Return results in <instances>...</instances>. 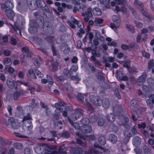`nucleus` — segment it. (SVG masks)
I'll use <instances>...</instances> for the list:
<instances>
[{
	"instance_id": "3c124183",
	"label": "nucleus",
	"mask_w": 154,
	"mask_h": 154,
	"mask_svg": "<svg viewBox=\"0 0 154 154\" xmlns=\"http://www.w3.org/2000/svg\"><path fill=\"white\" fill-rule=\"evenodd\" d=\"M81 122L82 124L85 125H87L90 122V120L87 118H84L81 120Z\"/></svg>"
},
{
	"instance_id": "864d4df0",
	"label": "nucleus",
	"mask_w": 154,
	"mask_h": 154,
	"mask_svg": "<svg viewBox=\"0 0 154 154\" xmlns=\"http://www.w3.org/2000/svg\"><path fill=\"white\" fill-rule=\"evenodd\" d=\"M114 94L117 98L120 99H121V97L118 90L116 88H115L113 90Z\"/></svg>"
},
{
	"instance_id": "f8f14e48",
	"label": "nucleus",
	"mask_w": 154,
	"mask_h": 154,
	"mask_svg": "<svg viewBox=\"0 0 154 154\" xmlns=\"http://www.w3.org/2000/svg\"><path fill=\"white\" fill-rule=\"evenodd\" d=\"M141 139L137 136L134 137L133 139V144L135 146L138 147L141 144Z\"/></svg>"
},
{
	"instance_id": "58836bf2",
	"label": "nucleus",
	"mask_w": 154,
	"mask_h": 154,
	"mask_svg": "<svg viewBox=\"0 0 154 154\" xmlns=\"http://www.w3.org/2000/svg\"><path fill=\"white\" fill-rule=\"evenodd\" d=\"M45 40L48 43L50 44L51 43L52 44L54 43L55 41V38L52 36H47Z\"/></svg>"
},
{
	"instance_id": "f03ea898",
	"label": "nucleus",
	"mask_w": 154,
	"mask_h": 154,
	"mask_svg": "<svg viewBox=\"0 0 154 154\" xmlns=\"http://www.w3.org/2000/svg\"><path fill=\"white\" fill-rule=\"evenodd\" d=\"M75 112L71 116L72 119L76 120L82 115L84 113V110L81 109L77 108L74 109Z\"/></svg>"
},
{
	"instance_id": "7ed1b4c3",
	"label": "nucleus",
	"mask_w": 154,
	"mask_h": 154,
	"mask_svg": "<svg viewBox=\"0 0 154 154\" xmlns=\"http://www.w3.org/2000/svg\"><path fill=\"white\" fill-rule=\"evenodd\" d=\"M10 1H6L5 3L1 4V8L2 11H4V9H5V10H11L13 8L14 5Z\"/></svg>"
},
{
	"instance_id": "bb28decb",
	"label": "nucleus",
	"mask_w": 154,
	"mask_h": 154,
	"mask_svg": "<svg viewBox=\"0 0 154 154\" xmlns=\"http://www.w3.org/2000/svg\"><path fill=\"white\" fill-rule=\"evenodd\" d=\"M23 112L22 107L20 105H18L16 108V112L17 114L20 116L23 113Z\"/></svg>"
},
{
	"instance_id": "0eeeda50",
	"label": "nucleus",
	"mask_w": 154,
	"mask_h": 154,
	"mask_svg": "<svg viewBox=\"0 0 154 154\" xmlns=\"http://www.w3.org/2000/svg\"><path fill=\"white\" fill-rule=\"evenodd\" d=\"M80 130L82 133H89L92 131V128L89 125H85L81 127Z\"/></svg>"
},
{
	"instance_id": "338daca9",
	"label": "nucleus",
	"mask_w": 154,
	"mask_h": 154,
	"mask_svg": "<svg viewBox=\"0 0 154 154\" xmlns=\"http://www.w3.org/2000/svg\"><path fill=\"white\" fill-rule=\"evenodd\" d=\"M35 99H33L31 101V106L32 108H36L37 106V104L35 103Z\"/></svg>"
},
{
	"instance_id": "ea45409f",
	"label": "nucleus",
	"mask_w": 154,
	"mask_h": 154,
	"mask_svg": "<svg viewBox=\"0 0 154 154\" xmlns=\"http://www.w3.org/2000/svg\"><path fill=\"white\" fill-rule=\"evenodd\" d=\"M92 11L94 15L99 16L101 14V11L100 9L97 8L94 9Z\"/></svg>"
},
{
	"instance_id": "cd10ccee",
	"label": "nucleus",
	"mask_w": 154,
	"mask_h": 154,
	"mask_svg": "<svg viewBox=\"0 0 154 154\" xmlns=\"http://www.w3.org/2000/svg\"><path fill=\"white\" fill-rule=\"evenodd\" d=\"M32 120L31 115L30 113H28L26 116H24L22 118V120L21 121L22 122H25V121H29Z\"/></svg>"
},
{
	"instance_id": "9b49d317",
	"label": "nucleus",
	"mask_w": 154,
	"mask_h": 154,
	"mask_svg": "<svg viewBox=\"0 0 154 154\" xmlns=\"http://www.w3.org/2000/svg\"><path fill=\"white\" fill-rule=\"evenodd\" d=\"M134 5L136 8L140 11H142L144 9V5L142 2L138 0H135L134 2Z\"/></svg>"
},
{
	"instance_id": "7c9ffc66",
	"label": "nucleus",
	"mask_w": 154,
	"mask_h": 154,
	"mask_svg": "<svg viewBox=\"0 0 154 154\" xmlns=\"http://www.w3.org/2000/svg\"><path fill=\"white\" fill-rule=\"evenodd\" d=\"M98 142L100 144L104 145L106 143V138L103 136H100L98 138Z\"/></svg>"
},
{
	"instance_id": "20e7f679",
	"label": "nucleus",
	"mask_w": 154,
	"mask_h": 154,
	"mask_svg": "<svg viewBox=\"0 0 154 154\" xmlns=\"http://www.w3.org/2000/svg\"><path fill=\"white\" fill-rule=\"evenodd\" d=\"M90 100L91 103L97 106H100L102 103L101 100L97 96H91Z\"/></svg>"
},
{
	"instance_id": "6ab92c4d",
	"label": "nucleus",
	"mask_w": 154,
	"mask_h": 154,
	"mask_svg": "<svg viewBox=\"0 0 154 154\" xmlns=\"http://www.w3.org/2000/svg\"><path fill=\"white\" fill-rule=\"evenodd\" d=\"M108 140L113 143H116L117 141V137L114 134H109L108 136Z\"/></svg>"
},
{
	"instance_id": "bf43d9fd",
	"label": "nucleus",
	"mask_w": 154,
	"mask_h": 154,
	"mask_svg": "<svg viewBox=\"0 0 154 154\" xmlns=\"http://www.w3.org/2000/svg\"><path fill=\"white\" fill-rule=\"evenodd\" d=\"M97 48V47H95V49H93L91 50V53L92 54V55L93 56H95L99 57L100 56V54H99L97 53L95 49Z\"/></svg>"
},
{
	"instance_id": "f257e3e1",
	"label": "nucleus",
	"mask_w": 154,
	"mask_h": 154,
	"mask_svg": "<svg viewBox=\"0 0 154 154\" xmlns=\"http://www.w3.org/2000/svg\"><path fill=\"white\" fill-rule=\"evenodd\" d=\"M43 28L44 32L45 34L51 35L54 33V30L52 27L49 25L48 22L45 21L44 23Z\"/></svg>"
},
{
	"instance_id": "39448f33",
	"label": "nucleus",
	"mask_w": 154,
	"mask_h": 154,
	"mask_svg": "<svg viewBox=\"0 0 154 154\" xmlns=\"http://www.w3.org/2000/svg\"><path fill=\"white\" fill-rule=\"evenodd\" d=\"M33 126L31 121H25L23 122L22 128L25 131H29L31 130Z\"/></svg>"
},
{
	"instance_id": "49530a36",
	"label": "nucleus",
	"mask_w": 154,
	"mask_h": 154,
	"mask_svg": "<svg viewBox=\"0 0 154 154\" xmlns=\"http://www.w3.org/2000/svg\"><path fill=\"white\" fill-rule=\"evenodd\" d=\"M14 147L20 150L23 148V144L19 143H15L14 144Z\"/></svg>"
},
{
	"instance_id": "69168bd1",
	"label": "nucleus",
	"mask_w": 154,
	"mask_h": 154,
	"mask_svg": "<svg viewBox=\"0 0 154 154\" xmlns=\"http://www.w3.org/2000/svg\"><path fill=\"white\" fill-rule=\"evenodd\" d=\"M123 134L125 137L130 139L131 137V134L128 131L125 130L124 131Z\"/></svg>"
},
{
	"instance_id": "79ce46f5",
	"label": "nucleus",
	"mask_w": 154,
	"mask_h": 154,
	"mask_svg": "<svg viewBox=\"0 0 154 154\" xmlns=\"http://www.w3.org/2000/svg\"><path fill=\"white\" fill-rule=\"evenodd\" d=\"M146 102L147 105L149 108H152L153 107V104H154V100H151L150 99H148Z\"/></svg>"
},
{
	"instance_id": "f704fd0d",
	"label": "nucleus",
	"mask_w": 154,
	"mask_h": 154,
	"mask_svg": "<svg viewBox=\"0 0 154 154\" xmlns=\"http://www.w3.org/2000/svg\"><path fill=\"white\" fill-rule=\"evenodd\" d=\"M29 25L30 26V27H38L39 25L37 22L35 20H30L29 23Z\"/></svg>"
},
{
	"instance_id": "4468645a",
	"label": "nucleus",
	"mask_w": 154,
	"mask_h": 154,
	"mask_svg": "<svg viewBox=\"0 0 154 154\" xmlns=\"http://www.w3.org/2000/svg\"><path fill=\"white\" fill-rule=\"evenodd\" d=\"M44 149V145L43 144H38L34 148L35 152L37 153L40 154L42 153Z\"/></svg>"
},
{
	"instance_id": "473e14b6",
	"label": "nucleus",
	"mask_w": 154,
	"mask_h": 154,
	"mask_svg": "<svg viewBox=\"0 0 154 154\" xmlns=\"http://www.w3.org/2000/svg\"><path fill=\"white\" fill-rule=\"evenodd\" d=\"M94 146L96 148H98L101 149L103 151L105 152L107 154H109V151L107 149L100 146L99 144L95 142L94 144Z\"/></svg>"
},
{
	"instance_id": "72a5a7b5",
	"label": "nucleus",
	"mask_w": 154,
	"mask_h": 154,
	"mask_svg": "<svg viewBox=\"0 0 154 154\" xmlns=\"http://www.w3.org/2000/svg\"><path fill=\"white\" fill-rule=\"evenodd\" d=\"M111 23L110 24V27L113 30L116 29L120 25L119 21H116Z\"/></svg>"
},
{
	"instance_id": "5fc2aeb1",
	"label": "nucleus",
	"mask_w": 154,
	"mask_h": 154,
	"mask_svg": "<svg viewBox=\"0 0 154 154\" xmlns=\"http://www.w3.org/2000/svg\"><path fill=\"white\" fill-rule=\"evenodd\" d=\"M121 124L124 123H127L129 121V119L128 117L123 116L121 120Z\"/></svg>"
},
{
	"instance_id": "c756f323",
	"label": "nucleus",
	"mask_w": 154,
	"mask_h": 154,
	"mask_svg": "<svg viewBox=\"0 0 154 154\" xmlns=\"http://www.w3.org/2000/svg\"><path fill=\"white\" fill-rule=\"evenodd\" d=\"M52 69L51 70L52 72L56 71L58 69V63L57 62H53L51 64Z\"/></svg>"
},
{
	"instance_id": "aec40b11",
	"label": "nucleus",
	"mask_w": 154,
	"mask_h": 154,
	"mask_svg": "<svg viewBox=\"0 0 154 154\" xmlns=\"http://www.w3.org/2000/svg\"><path fill=\"white\" fill-rule=\"evenodd\" d=\"M103 106L105 109L108 108L110 106V103L109 100L107 98H104L102 101Z\"/></svg>"
},
{
	"instance_id": "8fccbe9b",
	"label": "nucleus",
	"mask_w": 154,
	"mask_h": 154,
	"mask_svg": "<svg viewBox=\"0 0 154 154\" xmlns=\"http://www.w3.org/2000/svg\"><path fill=\"white\" fill-rule=\"evenodd\" d=\"M104 124V119L102 117L99 118L98 121V125L100 126H102Z\"/></svg>"
},
{
	"instance_id": "de8ad7c7",
	"label": "nucleus",
	"mask_w": 154,
	"mask_h": 154,
	"mask_svg": "<svg viewBox=\"0 0 154 154\" xmlns=\"http://www.w3.org/2000/svg\"><path fill=\"white\" fill-rule=\"evenodd\" d=\"M78 69V67L76 66H73L69 70V74H72L73 72H75Z\"/></svg>"
},
{
	"instance_id": "9d476101",
	"label": "nucleus",
	"mask_w": 154,
	"mask_h": 154,
	"mask_svg": "<svg viewBox=\"0 0 154 154\" xmlns=\"http://www.w3.org/2000/svg\"><path fill=\"white\" fill-rule=\"evenodd\" d=\"M55 105L56 108L60 112H62L63 110V108L61 107H64L66 106L65 103L60 100L58 101L57 103H55Z\"/></svg>"
},
{
	"instance_id": "ddd939ff",
	"label": "nucleus",
	"mask_w": 154,
	"mask_h": 154,
	"mask_svg": "<svg viewBox=\"0 0 154 154\" xmlns=\"http://www.w3.org/2000/svg\"><path fill=\"white\" fill-rule=\"evenodd\" d=\"M71 21L68 20L67 21V23L69 26L72 28L74 29L75 27V26L74 25L77 24L79 21L75 19L74 17H71Z\"/></svg>"
},
{
	"instance_id": "4c0bfd02",
	"label": "nucleus",
	"mask_w": 154,
	"mask_h": 154,
	"mask_svg": "<svg viewBox=\"0 0 154 154\" xmlns=\"http://www.w3.org/2000/svg\"><path fill=\"white\" fill-rule=\"evenodd\" d=\"M92 152L95 154H100V152L93 148H90L88 152L86 153V154H93Z\"/></svg>"
},
{
	"instance_id": "e2e57ef3",
	"label": "nucleus",
	"mask_w": 154,
	"mask_h": 154,
	"mask_svg": "<svg viewBox=\"0 0 154 154\" xmlns=\"http://www.w3.org/2000/svg\"><path fill=\"white\" fill-rule=\"evenodd\" d=\"M35 72L36 74L40 78L43 77V75L41 72L39 71L38 69H35Z\"/></svg>"
},
{
	"instance_id": "13d9d810",
	"label": "nucleus",
	"mask_w": 154,
	"mask_h": 154,
	"mask_svg": "<svg viewBox=\"0 0 154 154\" xmlns=\"http://www.w3.org/2000/svg\"><path fill=\"white\" fill-rule=\"evenodd\" d=\"M47 80L48 81V82L51 85H52L54 83V82L52 79V78L51 77L50 75H47Z\"/></svg>"
},
{
	"instance_id": "4d7b16f0",
	"label": "nucleus",
	"mask_w": 154,
	"mask_h": 154,
	"mask_svg": "<svg viewBox=\"0 0 154 154\" xmlns=\"http://www.w3.org/2000/svg\"><path fill=\"white\" fill-rule=\"evenodd\" d=\"M77 143L81 145L82 146L84 147L87 146V144L86 143H83L82 141L80 139H77Z\"/></svg>"
},
{
	"instance_id": "f3484780",
	"label": "nucleus",
	"mask_w": 154,
	"mask_h": 154,
	"mask_svg": "<svg viewBox=\"0 0 154 154\" xmlns=\"http://www.w3.org/2000/svg\"><path fill=\"white\" fill-rule=\"evenodd\" d=\"M146 77L145 74H143L140 76L137 79V82L139 85H141L145 81Z\"/></svg>"
},
{
	"instance_id": "6e6d98bb",
	"label": "nucleus",
	"mask_w": 154,
	"mask_h": 154,
	"mask_svg": "<svg viewBox=\"0 0 154 154\" xmlns=\"http://www.w3.org/2000/svg\"><path fill=\"white\" fill-rule=\"evenodd\" d=\"M70 136V135L69 134L68 132L67 131H65L63 132L61 134V137L65 138H67L69 137Z\"/></svg>"
},
{
	"instance_id": "2eb2a0df",
	"label": "nucleus",
	"mask_w": 154,
	"mask_h": 154,
	"mask_svg": "<svg viewBox=\"0 0 154 154\" xmlns=\"http://www.w3.org/2000/svg\"><path fill=\"white\" fill-rule=\"evenodd\" d=\"M60 49L63 53L67 54L69 52L70 48L66 44H63L60 46Z\"/></svg>"
},
{
	"instance_id": "603ef678",
	"label": "nucleus",
	"mask_w": 154,
	"mask_h": 154,
	"mask_svg": "<svg viewBox=\"0 0 154 154\" xmlns=\"http://www.w3.org/2000/svg\"><path fill=\"white\" fill-rule=\"evenodd\" d=\"M125 26L128 30L133 33L135 32V30L134 28L130 25L127 24Z\"/></svg>"
},
{
	"instance_id": "c03bdc74",
	"label": "nucleus",
	"mask_w": 154,
	"mask_h": 154,
	"mask_svg": "<svg viewBox=\"0 0 154 154\" xmlns=\"http://www.w3.org/2000/svg\"><path fill=\"white\" fill-rule=\"evenodd\" d=\"M139 116L136 111H134L132 113L131 118L133 121H136Z\"/></svg>"
},
{
	"instance_id": "5701e85b",
	"label": "nucleus",
	"mask_w": 154,
	"mask_h": 154,
	"mask_svg": "<svg viewBox=\"0 0 154 154\" xmlns=\"http://www.w3.org/2000/svg\"><path fill=\"white\" fill-rule=\"evenodd\" d=\"M32 60L35 65L37 68L39 67L40 66L39 61L41 60L40 57L39 56H37V57H33Z\"/></svg>"
},
{
	"instance_id": "09e8293b",
	"label": "nucleus",
	"mask_w": 154,
	"mask_h": 154,
	"mask_svg": "<svg viewBox=\"0 0 154 154\" xmlns=\"http://www.w3.org/2000/svg\"><path fill=\"white\" fill-rule=\"evenodd\" d=\"M110 127L112 132H116L118 130L119 128L118 127L114 124L111 125Z\"/></svg>"
},
{
	"instance_id": "052dcab7",
	"label": "nucleus",
	"mask_w": 154,
	"mask_h": 154,
	"mask_svg": "<svg viewBox=\"0 0 154 154\" xmlns=\"http://www.w3.org/2000/svg\"><path fill=\"white\" fill-rule=\"evenodd\" d=\"M18 41V40L17 38H15L13 37L11 38L10 43L11 44L13 45H15Z\"/></svg>"
},
{
	"instance_id": "37998d69",
	"label": "nucleus",
	"mask_w": 154,
	"mask_h": 154,
	"mask_svg": "<svg viewBox=\"0 0 154 154\" xmlns=\"http://www.w3.org/2000/svg\"><path fill=\"white\" fill-rule=\"evenodd\" d=\"M54 77L57 81H63L65 79V78L63 76H58L57 75H54Z\"/></svg>"
},
{
	"instance_id": "a18cd8bd",
	"label": "nucleus",
	"mask_w": 154,
	"mask_h": 154,
	"mask_svg": "<svg viewBox=\"0 0 154 154\" xmlns=\"http://www.w3.org/2000/svg\"><path fill=\"white\" fill-rule=\"evenodd\" d=\"M14 31L16 32L18 34L17 30L19 34L21 36V32L20 30L21 28L17 23L14 24V27L13 28Z\"/></svg>"
},
{
	"instance_id": "a211bd4d",
	"label": "nucleus",
	"mask_w": 154,
	"mask_h": 154,
	"mask_svg": "<svg viewBox=\"0 0 154 154\" xmlns=\"http://www.w3.org/2000/svg\"><path fill=\"white\" fill-rule=\"evenodd\" d=\"M24 95V93L22 91H16L14 94L13 97L14 100H17L20 95L23 96Z\"/></svg>"
},
{
	"instance_id": "680f3d73",
	"label": "nucleus",
	"mask_w": 154,
	"mask_h": 154,
	"mask_svg": "<svg viewBox=\"0 0 154 154\" xmlns=\"http://www.w3.org/2000/svg\"><path fill=\"white\" fill-rule=\"evenodd\" d=\"M27 90L30 91L31 94H35V88L33 86H30V85L28 88Z\"/></svg>"
},
{
	"instance_id": "c85d7f7f",
	"label": "nucleus",
	"mask_w": 154,
	"mask_h": 154,
	"mask_svg": "<svg viewBox=\"0 0 154 154\" xmlns=\"http://www.w3.org/2000/svg\"><path fill=\"white\" fill-rule=\"evenodd\" d=\"M103 63H106L107 61H109L110 62H113L114 61V57L108 56L107 57H103Z\"/></svg>"
},
{
	"instance_id": "1a4fd4ad",
	"label": "nucleus",
	"mask_w": 154,
	"mask_h": 154,
	"mask_svg": "<svg viewBox=\"0 0 154 154\" xmlns=\"http://www.w3.org/2000/svg\"><path fill=\"white\" fill-rule=\"evenodd\" d=\"M8 122L9 125L14 129H17L19 127L17 124L15 122V119L13 117H10L8 118Z\"/></svg>"
},
{
	"instance_id": "6e6552de",
	"label": "nucleus",
	"mask_w": 154,
	"mask_h": 154,
	"mask_svg": "<svg viewBox=\"0 0 154 154\" xmlns=\"http://www.w3.org/2000/svg\"><path fill=\"white\" fill-rule=\"evenodd\" d=\"M2 11L6 14L7 16L10 20H13L15 14L12 10H5V9H4V11Z\"/></svg>"
},
{
	"instance_id": "a19ab883",
	"label": "nucleus",
	"mask_w": 154,
	"mask_h": 154,
	"mask_svg": "<svg viewBox=\"0 0 154 154\" xmlns=\"http://www.w3.org/2000/svg\"><path fill=\"white\" fill-rule=\"evenodd\" d=\"M77 100L80 103H83L84 97L83 95L82 94L79 93L77 96Z\"/></svg>"
},
{
	"instance_id": "b1692460",
	"label": "nucleus",
	"mask_w": 154,
	"mask_h": 154,
	"mask_svg": "<svg viewBox=\"0 0 154 154\" xmlns=\"http://www.w3.org/2000/svg\"><path fill=\"white\" fill-rule=\"evenodd\" d=\"M27 4L30 9L32 10H34L37 8V4L35 1L33 2V5L31 1L27 2Z\"/></svg>"
},
{
	"instance_id": "393cba45",
	"label": "nucleus",
	"mask_w": 154,
	"mask_h": 154,
	"mask_svg": "<svg viewBox=\"0 0 154 154\" xmlns=\"http://www.w3.org/2000/svg\"><path fill=\"white\" fill-rule=\"evenodd\" d=\"M33 41L37 45H41L43 43V41L42 38L36 36L34 38Z\"/></svg>"
},
{
	"instance_id": "423d86ee",
	"label": "nucleus",
	"mask_w": 154,
	"mask_h": 154,
	"mask_svg": "<svg viewBox=\"0 0 154 154\" xmlns=\"http://www.w3.org/2000/svg\"><path fill=\"white\" fill-rule=\"evenodd\" d=\"M92 10L91 8H89L88 9L87 11L85 13H82V16L84 17V19L85 22H88L89 18L92 17Z\"/></svg>"
},
{
	"instance_id": "412c9836",
	"label": "nucleus",
	"mask_w": 154,
	"mask_h": 154,
	"mask_svg": "<svg viewBox=\"0 0 154 154\" xmlns=\"http://www.w3.org/2000/svg\"><path fill=\"white\" fill-rule=\"evenodd\" d=\"M106 119L109 122L112 123L115 120V116L113 113H110L107 115Z\"/></svg>"
},
{
	"instance_id": "4be33fe9",
	"label": "nucleus",
	"mask_w": 154,
	"mask_h": 154,
	"mask_svg": "<svg viewBox=\"0 0 154 154\" xmlns=\"http://www.w3.org/2000/svg\"><path fill=\"white\" fill-rule=\"evenodd\" d=\"M21 51L25 53L27 55V57H32V54L27 47H23L21 49Z\"/></svg>"
},
{
	"instance_id": "c9c22d12",
	"label": "nucleus",
	"mask_w": 154,
	"mask_h": 154,
	"mask_svg": "<svg viewBox=\"0 0 154 154\" xmlns=\"http://www.w3.org/2000/svg\"><path fill=\"white\" fill-rule=\"evenodd\" d=\"M38 27H29L28 29L29 32V33L32 34L36 33L38 31Z\"/></svg>"
},
{
	"instance_id": "0e129e2a",
	"label": "nucleus",
	"mask_w": 154,
	"mask_h": 154,
	"mask_svg": "<svg viewBox=\"0 0 154 154\" xmlns=\"http://www.w3.org/2000/svg\"><path fill=\"white\" fill-rule=\"evenodd\" d=\"M5 69L11 74L13 73L14 71V69L11 67H7L5 68Z\"/></svg>"
},
{
	"instance_id": "774afa93",
	"label": "nucleus",
	"mask_w": 154,
	"mask_h": 154,
	"mask_svg": "<svg viewBox=\"0 0 154 154\" xmlns=\"http://www.w3.org/2000/svg\"><path fill=\"white\" fill-rule=\"evenodd\" d=\"M63 73L64 75L66 76H70L71 75V74H69V71L66 69H64Z\"/></svg>"
},
{
	"instance_id": "e433bc0d",
	"label": "nucleus",
	"mask_w": 154,
	"mask_h": 154,
	"mask_svg": "<svg viewBox=\"0 0 154 154\" xmlns=\"http://www.w3.org/2000/svg\"><path fill=\"white\" fill-rule=\"evenodd\" d=\"M143 148L145 154H151V149L147 147V145H144Z\"/></svg>"
},
{
	"instance_id": "dca6fc26",
	"label": "nucleus",
	"mask_w": 154,
	"mask_h": 154,
	"mask_svg": "<svg viewBox=\"0 0 154 154\" xmlns=\"http://www.w3.org/2000/svg\"><path fill=\"white\" fill-rule=\"evenodd\" d=\"M6 84L8 87L11 89L13 88L15 86L14 81L11 78L7 79Z\"/></svg>"
},
{
	"instance_id": "a878e982",
	"label": "nucleus",
	"mask_w": 154,
	"mask_h": 154,
	"mask_svg": "<svg viewBox=\"0 0 154 154\" xmlns=\"http://www.w3.org/2000/svg\"><path fill=\"white\" fill-rule=\"evenodd\" d=\"M90 122L91 123H94L96 122L97 120V117L95 116L93 113H90L89 115Z\"/></svg>"
},
{
	"instance_id": "2f4dec72",
	"label": "nucleus",
	"mask_w": 154,
	"mask_h": 154,
	"mask_svg": "<svg viewBox=\"0 0 154 154\" xmlns=\"http://www.w3.org/2000/svg\"><path fill=\"white\" fill-rule=\"evenodd\" d=\"M50 8L49 6L45 5L43 7L42 9L47 12L48 13H49L50 14L51 16L52 15V11Z\"/></svg>"
}]
</instances>
